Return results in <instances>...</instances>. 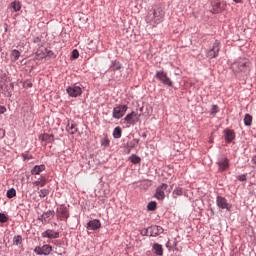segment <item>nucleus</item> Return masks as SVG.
Instances as JSON below:
<instances>
[{
  "mask_svg": "<svg viewBox=\"0 0 256 256\" xmlns=\"http://www.w3.org/2000/svg\"><path fill=\"white\" fill-rule=\"evenodd\" d=\"M23 242V237L21 236H15L13 239V243L14 245H21V243Z\"/></svg>",
  "mask_w": 256,
  "mask_h": 256,
  "instance_id": "7c9ffc66",
  "label": "nucleus"
},
{
  "mask_svg": "<svg viewBox=\"0 0 256 256\" xmlns=\"http://www.w3.org/2000/svg\"><path fill=\"white\" fill-rule=\"evenodd\" d=\"M139 117H141L140 114L136 112H131L125 116L124 120L126 121V123H128V125H136L137 123H139Z\"/></svg>",
  "mask_w": 256,
  "mask_h": 256,
  "instance_id": "9d476101",
  "label": "nucleus"
},
{
  "mask_svg": "<svg viewBox=\"0 0 256 256\" xmlns=\"http://www.w3.org/2000/svg\"><path fill=\"white\" fill-rule=\"evenodd\" d=\"M220 49H221V42L219 40H215L212 48L207 52L208 59H217V57H219Z\"/></svg>",
  "mask_w": 256,
  "mask_h": 256,
  "instance_id": "20e7f679",
  "label": "nucleus"
},
{
  "mask_svg": "<svg viewBox=\"0 0 256 256\" xmlns=\"http://www.w3.org/2000/svg\"><path fill=\"white\" fill-rule=\"evenodd\" d=\"M56 217L60 221H67V219H69V209H67L65 206L57 208Z\"/></svg>",
  "mask_w": 256,
  "mask_h": 256,
  "instance_id": "0eeeda50",
  "label": "nucleus"
},
{
  "mask_svg": "<svg viewBox=\"0 0 256 256\" xmlns=\"http://www.w3.org/2000/svg\"><path fill=\"white\" fill-rule=\"evenodd\" d=\"M139 145V139L135 138L130 142V149H135Z\"/></svg>",
  "mask_w": 256,
  "mask_h": 256,
  "instance_id": "473e14b6",
  "label": "nucleus"
},
{
  "mask_svg": "<svg viewBox=\"0 0 256 256\" xmlns=\"http://www.w3.org/2000/svg\"><path fill=\"white\" fill-rule=\"evenodd\" d=\"M150 232V237H157L163 233V227L161 226H151L147 229Z\"/></svg>",
  "mask_w": 256,
  "mask_h": 256,
  "instance_id": "4468645a",
  "label": "nucleus"
},
{
  "mask_svg": "<svg viewBox=\"0 0 256 256\" xmlns=\"http://www.w3.org/2000/svg\"><path fill=\"white\" fill-rule=\"evenodd\" d=\"M19 57H21V52H19V50L14 49L11 51L10 59L12 63H15V61H19Z\"/></svg>",
  "mask_w": 256,
  "mask_h": 256,
  "instance_id": "5701e85b",
  "label": "nucleus"
},
{
  "mask_svg": "<svg viewBox=\"0 0 256 256\" xmlns=\"http://www.w3.org/2000/svg\"><path fill=\"white\" fill-rule=\"evenodd\" d=\"M216 113H219V106H217V105H212V108H211V115H216Z\"/></svg>",
  "mask_w": 256,
  "mask_h": 256,
  "instance_id": "f704fd0d",
  "label": "nucleus"
},
{
  "mask_svg": "<svg viewBox=\"0 0 256 256\" xmlns=\"http://www.w3.org/2000/svg\"><path fill=\"white\" fill-rule=\"evenodd\" d=\"M234 3H241L243 0H233Z\"/></svg>",
  "mask_w": 256,
  "mask_h": 256,
  "instance_id": "37998d69",
  "label": "nucleus"
},
{
  "mask_svg": "<svg viewBox=\"0 0 256 256\" xmlns=\"http://www.w3.org/2000/svg\"><path fill=\"white\" fill-rule=\"evenodd\" d=\"M39 140L44 141V143H53L55 137L52 134L44 133L39 136Z\"/></svg>",
  "mask_w": 256,
  "mask_h": 256,
  "instance_id": "f3484780",
  "label": "nucleus"
},
{
  "mask_svg": "<svg viewBox=\"0 0 256 256\" xmlns=\"http://www.w3.org/2000/svg\"><path fill=\"white\" fill-rule=\"evenodd\" d=\"M165 11L161 7H156L153 11L148 12L146 22L150 23L153 27H157L159 23L163 22Z\"/></svg>",
  "mask_w": 256,
  "mask_h": 256,
  "instance_id": "f257e3e1",
  "label": "nucleus"
},
{
  "mask_svg": "<svg viewBox=\"0 0 256 256\" xmlns=\"http://www.w3.org/2000/svg\"><path fill=\"white\" fill-rule=\"evenodd\" d=\"M251 69V62L247 58H241L232 64L234 73H247Z\"/></svg>",
  "mask_w": 256,
  "mask_h": 256,
  "instance_id": "f03ea898",
  "label": "nucleus"
},
{
  "mask_svg": "<svg viewBox=\"0 0 256 256\" xmlns=\"http://www.w3.org/2000/svg\"><path fill=\"white\" fill-rule=\"evenodd\" d=\"M143 137H147V134H143Z\"/></svg>",
  "mask_w": 256,
  "mask_h": 256,
  "instance_id": "c03bdc74",
  "label": "nucleus"
},
{
  "mask_svg": "<svg viewBox=\"0 0 256 256\" xmlns=\"http://www.w3.org/2000/svg\"><path fill=\"white\" fill-rule=\"evenodd\" d=\"M131 163H134L135 165H137V163H141V157L137 156V155H132L130 157Z\"/></svg>",
  "mask_w": 256,
  "mask_h": 256,
  "instance_id": "c85d7f7f",
  "label": "nucleus"
},
{
  "mask_svg": "<svg viewBox=\"0 0 256 256\" xmlns=\"http://www.w3.org/2000/svg\"><path fill=\"white\" fill-rule=\"evenodd\" d=\"M253 169H256V156H253L251 159Z\"/></svg>",
  "mask_w": 256,
  "mask_h": 256,
  "instance_id": "58836bf2",
  "label": "nucleus"
},
{
  "mask_svg": "<svg viewBox=\"0 0 256 256\" xmlns=\"http://www.w3.org/2000/svg\"><path fill=\"white\" fill-rule=\"evenodd\" d=\"M43 171H45V165H36L31 170V175H40Z\"/></svg>",
  "mask_w": 256,
  "mask_h": 256,
  "instance_id": "412c9836",
  "label": "nucleus"
},
{
  "mask_svg": "<svg viewBox=\"0 0 256 256\" xmlns=\"http://www.w3.org/2000/svg\"><path fill=\"white\" fill-rule=\"evenodd\" d=\"M55 211L48 210L46 213L42 215V221L47 223L48 221H51V217H54Z\"/></svg>",
  "mask_w": 256,
  "mask_h": 256,
  "instance_id": "b1692460",
  "label": "nucleus"
},
{
  "mask_svg": "<svg viewBox=\"0 0 256 256\" xmlns=\"http://www.w3.org/2000/svg\"><path fill=\"white\" fill-rule=\"evenodd\" d=\"M152 249L154 250V253L156 255L163 256V245L159 243H154Z\"/></svg>",
  "mask_w": 256,
  "mask_h": 256,
  "instance_id": "4be33fe9",
  "label": "nucleus"
},
{
  "mask_svg": "<svg viewBox=\"0 0 256 256\" xmlns=\"http://www.w3.org/2000/svg\"><path fill=\"white\" fill-rule=\"evenodd\" d=\"M21 7H22L21 2L18 0H15L9 4L8 9L11 10V13H17L21 11Z\"/></svg>",
  "mask_w": 256,
  "mask_h": 256,
  "instance_id": "dca6fc26",
  "label": "nucleus"
},
{
  "mask_svg": "<svg viewBox=\"0 0 256 256\" xmlns=\"http://www.w3.org/2000/svg\"><path fill=\"white\" fill-rule=\"evenodd\" d=\"M24 87H29V88H31V87H33V84H32V83H29V82H26V83H24Z\"/></svg>",
  "mask_w": 256,
  "mask_h": 256,
  "instance_id": "a19ab883",
  "label": "nucleus"
},
{
  "mask_svg": "<svg viewBox=\"0 0 256 256\" xmlns=\"http://www.w3.org/2000/svg\"><path fill=\"white\" fill-rule=\"evenodd\" d=\"M6 195L8 199H13V197L17 195V191L15 190V188L9 189Z\"/></svg>",
  "mask_w": 256,
  "mask_h": 256,
  "instance_id": "cd10ccee",
  "label": "nucleus"
},
{
  "mask_svg": "<svg viewBox=\"0 0 256 256\" xmlns=\"http://www.w3.org/2000/svg\"><path fill=\"white\" fill-rule=\"evenodd\" d=\"M129 107L127 105H119L114 107L113 112H112V117L114 119H121L127 113V110Z\"/></svg>",
  "mask_w": 256,
  "mask_h": 256,
  "instance_id": "39448f33",
  "label": "nucleus"
},
{
  "mask_svg": "<svg viewBox=\"0 0 256 256\" xmlns=\"http://www.w3.org/2000/svg\"><path fill=\"white\" fill-rule=\"evenodd\" d=\"M88 229L96 231V229H101V221L94 219L88 222Z\"/></svg>",
  "mask_w": 256,
  "mask_h": 256,
  "instance_id": "a211bd4d",
  "label": "nucleus"
},
{
  "mask_svg": "<svg viewBox=\"0 0 256 256\" xmlns=\"http://www.w3.org/2000/svg\"><path fill=\"white\" fill-rule=\"evenodd\" d=\"M7 221H9V217L4 213H0V223H7Z\"/></svg>",
  "mask_w": 256,
  "mask_h": 256,
  "instance_id": "72a5a7b5",
  "label": "nucleus"
},
{
  "mask_svg": "<svg viewBox=\"0 0 256 256\" xmlns=\"http://www.w3.org/2000/svg\"><path fill=\"white\" fill-rule=\"evenodd\" d=\"M66 131L70 135H75V133H77V131H78L77 124H75V123H68L67 126H66Z\"/></svg>",
  "mask_w": 256,
  "mask_h": 256,
  "instance_id": "aec40b11",
  "label": "nucleus"
},
{
  "mask_svg": "<svg viewBox=\"0 0 256 256\" xmlns=\"http://www.w3.org/2000/svg\"><path fill=\"white\" fill-rule=\"evenodd\" d=\"M122 133H123V130L121 129V127L117 126L116 128H114V131H113L114 139H121Z\"/></svg>",
  "mask_w": 256,
  "mask_h": 256,
  "instance_id": "bb28decb",
  "label": "nucleus"
},
{
  "mask_svg": "<svg viewBox=\"0 0 256 256\" xmlns=\"http://www.w3.org/2000/svg\"><path fill=\"white\" fill-rule=\"evenodd\" d=\"M34 185L36 187H45V185H47V178L44 176H41L39 180L34 182Z\"/></svg>",
  "mask_w": 256,
  "mask_h": 256,
  "instance_id": "393cba45",
  "label": "nucleus"
},
{
  "mask_svg": "<svg viewBox=\"0 0 256 256\" xmlns=\"http://www.w3.org/2000/svg\"><path fill=\"white\" fill-rule=\"evenodd\" d=\"M225 141H227V143H231L233 141V139H235V131L233 130H225Z\"/></svg>",
  "mask_w": 256,
  "mask_h": 256,
  "instance_id": "6ab92c4d",
  "label": "nucleus"
},
{
  "mask_svg": "<svg viewBox=\"0 0 256 256\" xmlns=\"http://www.w3.org/2000/svg\"><path fill=\"white\" fill-rule=\"evenodd\" d=\"M53 251V247L49 244L43 245L42 247L37 246L34 249V253H36V255H49L51 252Z\"/></svg>",
  "mask_w": 256,
  "mask_h": 256,
  "instance_id": "1a4fd4ad",
  "label": "nucleus"
},
{
  "mask_svg": "<svg viewBox=\"0 0 256 256\" xmlns=\"http://www.w3.org/2000/svg\"><path fill=\"white\" fill-rule=\"evenodd\" d=\"M42 237L44 239H59V232L48 229L42 233Z\"/></svg>",
  "mask_w": 256,
  "mask_h": 256,
  "instance_id": "2eb2a0df",
  "label": "nucleus"
},
{
  "mask_svg": "<svg viewBox=\"0 0 256 256\" xmlns=\"http://www.w3.org/2000/svg\"><path fill=\"white\" fill-rule=\"evenodd\" d=\"M102 145H109V140L108 139H106V140H104V142H102Z\"/></svg>",
  "mask_w": 256,
  "mask_h": 256,
  "instance_id": "79ce46f5",
  "label": "nucleus"
},
{
  "mask_svg": "<svg viewBox=\"0 0 256 256\" xmlns=\"http://www.w3.org/2000/svg\"><path fill=\"white\" fill-rule=\"evenodd\" d=\"M73 59H79V51L77 49L72 51Z\"/></svg>",
  "mask_w": 256,
  "mask_h": 256,
  "instance_id": "e433bc0d",
  "label": "nucleus"
},
{
  "mask_svg": "<svg viewBox=\"0 0 256 256\" xmlns=\"http://www.w3.org/2000/svg\"><path fill=\"white\" fill-rule=\"evenodd\" d=\"M238 181H247V175L242 174L237 176Z\"/></svg>",
  "mask_w": 256,
  "mask_h": 256,
  "instance_id": "4c0bfd02",
  "label": "nucleus"
},
{
  "mask_svg": "<svg viewBox=\"0 0 256 256\" xmlns=\"http://www.w3.org/2000/svg\"><path fill=\"white\" fill-rule=\"evenodd\" d=\"M216 204L219 209H226V211H231L232 206L227 202L226 198L223 196H217Z\"/></svg>",
  "mask_w": 256,
  "mask_h": 256,
  "instance_id": "6e6552de",
  "label": "nucleus"
},
{
  "mask_svg": "<svg viewBox=\"0 0 256 256\" xmlns=\"http://www.w3.org/2000/svg\"><path fill=\"white\" fill-rule=\"evenodd\" d=\"M66 92L68 93L69 97H79L83 95V90L79 86H69L66 89Z\"/></svg>",
  "mask_w": 256,
  "mask_h": 256,
  "instance_id": "f8f14e48",
  "label": "nucleus"
},
{
  "mask_svg": "<svg viewBox=\"0 0 256 256\" xmlns=\"http://www.w3.org/2000/svg\"><path fill=\"white\" fill-rule=\"evenodd\" d=\"M168 187L169 186L166 183L157 187L155 197L158 201H163V199H165V191H167Z\"/></svg>",
  "mask_w": 256,
  "mask_h": 256,
  "instance_id": "9b49d317",
  "label": "nucleus"
},
{
  "mask_svg": "<svg viewBox=\"0 0 256 256\" xmlns=\"http://www.w3.org/2000/svg\"><path fill=\"white\" fill-rule=\"evenodd\" d=\"M252 124H253V116H251V114H246L244 117V125L246 127H251Z\"/></svg>",
  "mask_w": 256,
  "mask_h": 256,
  "instance_id": "a878e982",
  "label": "nucleus"
},
{
  "mask_svg": "<svg viewBox=\"0 0 256 256\" xmlns=\"http://www.w3.org/2000/svg\"><path fill=\"white\" fill-rule=\"evenodd\" d=\"M121 69H123V64L118 60H113L107 72L112 73V79H121Z\"/></svg>",
  "mask_w": 256,
  "mask_h": 256,
  "instance_id": "7ed1b4c3",
  "label": "nucleus"
},
{
  "mask_svg": "<svg viewBox=\"0 0 256 256\" xmlns=\"http://www.w3.org/2000/svg\"><path fill=\"white\" fill-rule=\"evenodd\" d=\"M148 211H155L157 209V202H150L147 206Z\"/></svg>",
  "mask_w": 256,
  "mask_h": 256,
  "instance_id": "2f4dec72",
  "label": "nucleus"
},
{
  "mask_svg": "<svg viewBox=\"0 0 256 256\" xmlns=\"http://www.w3.org/2000/svg\"><path fill=\"white\" fill-rule=\"evenodd\" d=\"M156 79H158V81H161L163 85L173 87V81H171V78H169V76H167V73H165L164 71L156 72Z\"/></svg>",
  "mask_w": 256,
  "mask_h": 256,
  "instance_id": "423d86ee",
  "label": "nucleus"
},
{
  "mask_svg": "<svg viewBox=\"0 0 256 256\" xmlns=\"http://www.w3.org/2000/svg\"><path fill=\"white\" fill-rule=\"evenodd\" d=\"M7 111V108L5 106H0V115H3Z\"/></svg>",
  "mask_w": 256,
  "mask_h": 256,
  "instance_id": "ea45409f",
  "label": "nucleus"
},
{
  "mask_svg": "<svg viewBox=\"0 0 256 256\" xmlns=\"http://www.w3.org/2000/svg\"><path fill=\"white\" fill-rule=\"evenodd\" d=\"M47 195H49V189L44 188L39 191V197L45 198Z\"/></svg>",
  "mask_w": 256,
  "mask_h": 256,
  "instance_id": "c756f323",
  "label": "nucleus"
},
{
  "mask_svg": "<svg viewBox=\"0 0 256 256\" xmlns=\"http://www.w3.org/2000/svg\"><path fill=\"white\" fill-rule=\"evenodd\" d=\"M173 195H177L178 197L183 195V189L182 188H176L173 191Z\"/></svg>",
  "mask_w": 256,
  "mask_h": 256,
  "instance_id": "c9c22d12",
  "label": "nucleus"
},
{
  "mask_svg": "<svg viewBox=\"0 0 256 256\" xmlns=\"http://www.w3.org/2000/svg\"><path fill=\"white\" fill-rule=\"evenodd\" d=\"M218 170L220 172L227 171L229 169V158L222 157L217 162Z\"/></svg>",
  "mask_w": 256,
  "mask_h": 256,
  "instance_id": "ddd939ff",
  "label": "nucleus"
}]
</instances>
